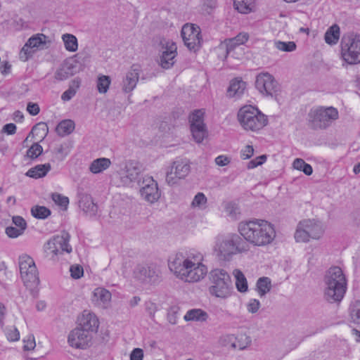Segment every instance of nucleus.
<instances>
[{"mask_svg": "<svg viewBox=\"0 0 360 360\" xmlns=\"http://www.w3.org/2000/svg\"><path fill=\"white\" fill-rule=\"evenodd\" d=\"M47 37L44 34H37L32 36L20 52V58L26 61L34 52L32 49H42L46 43Z\"/></svg>", "mask_w": 360, "mask_h": 360, "instance_id": "17", "label": "nucleus"}, {"mask_svg": "<svg viewBox=\"0 0 360 360\" xmlns=\"http://www.w3.org/2000/svg\"><path fill=\"white\" fill-rule=\"evenodd\" d=\"M294 237L297 243H307L311 239L300 222L297 226Z\"/></svg>", "mask_w": 360, "mask_h": 360, "instance_id": "37", "label": "nucleus"}, {"mask_svg": "<svg viewBox=\"0 0 360 360\" xmlns=\"http://www.w3.org/2000/svg\"><path fill=\"white\" fill-rule=\"evenodd\" d=\"M52 199L56 204L63 207L68 206L69 203V199L68 197L63 196L58 193L53 194Z\"/></svg>", "mask_w": 360, "mask_h": 360, "instance_id": "52", "label": "nucleus"}, {"mask_svg": "<svg viewBox=\"0 0 360 360\" xmlns=\"http://www.w3.org/2000/svg\"><path fill=\"white\" fill-rule=\"evenodd\" d=\"M323 295L330 303L340 302L347 291V281L342 269L337 266L330 267L324 275Z\"/></svg>", "mask_w": 360, "mask_h": 360, "instance_id": "3", "label": "nucleus"}, {"mask_svg": "<svg viewBox=\"0 0 360 360\" xmlns=\"http://www.w3.org/2000/svg\"><path fill=\"white\" fill-rule=\"evenodd\" d=\"M225 211L228 216L235 219L240 214L239 207L233 202H227L225 205Z\"/></svg>", "mask_w": 360, "mask_h": 360, "instance_id": "43", "label": "nucleus"}, {"mask_svg": "<svg viewBox=\"0 0 360 360\" xmlns=\"http://www.w3.org/2000/svg\"><path fill=\"white\" fill-rule=\"evenodd\" d=\"M70 271L72 278L75 279L80 278L84 274L83 267L79 264L72 265Z\"/></svg>", "mask_w": 360, "mask_h": 360, "instance_id": "49", "label": "nucleus"}, {"mask_svg": "<svg viewBox=\"0 0 360 360\" xmlns=\"http://www.w3.org/2000/svg\"><path fill=\"white\" fill-rule=\"evenodd\" d=\"M24 231L22 229H18L17 227L8 226L6 229V233L10 238H17L20 236Z\"/></svg>", "mask_w": 360, "mask_h": 360, "instance_id": "54", "label": "nucleus"}, {"mask_svg": "<svg viewBox=\"0 0 360 360\" xmlns=\"http://www.w3.org/2000/svg\"><path fill=\"white\" fill-rule=\"evenodd\" d=\"M146 309L150 319H153L158 310L157 305L152 302H148L146 303Z\"/></svg>", "mask_w": 360, "mask_h": 360, "instance_id": "57", "label": "nucleus"}, {"mask_svg": "<svg viewBox=\"0 0 360 360\" xmlns=\"http://www.w3.org/2000/svg\"><path fill=\"white\" fill-rule=\"evenodd\" d=\"M37 131H41L43 132V135H41V137H42V139H44L48 131L47 125L44 122L39 123L33 127V128L31 131V133H33V132Z\"/></svg>", "mask_w": 360, "mask_h": 360, "instance_id": "61", "label": "nucleus"}, {"mask_svg": "<svg viewBox=\"0 0 360 360\" xmlns=\"http://www.w3.org/2000/svg\"><path fill=\"white\" fill-rule=\"evenodd\" d=\"M143 357V352L140 348L134 349L130 354V360H142Z\"/></svg>", "mask_w": 360, "mask_h": 360, "instance_id": "62", "label": "nucleus"}, {"mask_svg": "<svg viewBox=\"0 0 360 360\" xmlns=\"http://www.w3.org/2000/svg\"><path fill=\"white\" fill-rule=\"evenodd\" d=\"M260 307V302L257 299H251L247 304V309L250 313L255 314L257 312Z\"/></svg>", "mask_w": 360, "mask_h": 360, "instance_id": "53", "label": "nucleus"}, {"mask_svg": "<svg viewBox=\"0 0 360 360\" xmlns=\"http://www.w3.org/2000/svg\"><path fill=\"white\" fill-rule=\"evenodd\" d=\"M340 27L335 24L328 29L325 33L324 39L327 44H336L340 39Z\"/></svg>", "mask_w": 360, "mask_h": 360, "instance_id": "31", "label": "nucleus"}, {"mask_svg": "<svg viewBox=\"0 0 360 360\" xmlns=\"http://www.w3.org/2000/svg\"><path fill=\"white\" fill-rule=\"evenodd\" d=\"M246 88V83L238 78L232 79L228 88L227 93L231 97L241 96Z\"/></svg>", "mask_w": 360, "mask_h": 360, "instance_id": "26", "label": "nucleus"}, {"mask_svg": "<svg viewBox=\"0 0 360 360\" xmlns=\"http://www.w3.org/2000/svg\"><path fill=\"white\" fill-rule=\"evenodd\" d=\"M80 85L79 79H74L71 82L69 88L63 93L61 99L68 101H70L76 94Z\"/></svg>", "mask_w": 360, "mask_h": 360, "instance_id": "36", "label": "nucleus"}, {"mask_svg": "<svg viewBox=\"0 0 360 360\" xmlns=\"http://www.w3.org/2000/svg\"><path fill=\"white\" fill-rule=\"evenodd\" d=\"M208 318V314L206 311L201 309H193L188 310L184 315V320L186 321H206Z\"/></svg>", "mask_w": 360, "mask_h": 360, "instance_id": "28", "label": "nucleus"}, {"mask_svg": "<svg viewBox=\"0 0 360 360\" xmlns=\"http://www.w3.org/2000/svg\"><path fill=\"white\" fill-rule=\"evenodd\" d=\"M204 114L203 110H195L190 115L191 127L205 126L203 122Z\"/></svg>", "mask_w": 360, "mask_h": 360, "instance_id": "39", "label": "nucleus"}, {"mask_svg": "<svg viewBox=\"0 0 360 360\" xmlns=\"http://www.w3.org/2000/svg\"><path fill=\"white\" fill-rule=\"evenodd\" d=\"M6 336L10 341H17L20 338V333L16 328H11L7 330Z\"/></svg>", "mask_w": 360, "mask_h": 360, "instance_id": "56", "label": "nucleus"}, {"mask_svg": "<svg viewBox=\"0 0 360 360\" xmlns=\"http://www.w3.org/2000/svg\"><path fill=\"white\" fill-rule=\"evenodd\" d=\"M191 131L197 143H201L207 134L205 126L191 127Z\"/></svg>", "mask_w": 360, "mask_h": 360, "instance_id": "41", "label": "nucleus"}, {"mask_svg": "<svg viewBox=\"0 0 360 360\" xmlns=\"http://www.w3.org/2000/svg\"><path fill=\"white\" fill-rule=\"evenodd\" d=\"M91 340V334L78 327L71 330L68 338V342L70 347L80 349H86Z\"/></svg>", "mask_w": 360, "mask_h": 360, "instance_id": "18", "label": "nucleus"}, {"mask_svg": "<svg viewBox=\"0 0 360 360\" xmlns=\"http://www.w3.org/2000/svg\"><path fill=\"white\" fill-rule=\"evenodd\" d=\"M13 222L18 229H22L24 231L26 229L27 224L25 220L20 216H15L13 217Z\"/></svg>", "mask_w": 360, "mask_h": 360, "instance_id": "59", "label": "nucleus"}, {"mask_svg": "<svg viewBox=\"0 0 360 360\" xmlns=\"http://www.w3.org/2000/svg\"><path fill=\"white\" fill-rule=\"evenodd\" d=\"M233 275L236 278V287L240 292H246L248 290L247 279L244 274L240 269H234Z\"/></svg>", "mask_w": 360, "mask_h": 360, "instance_id": "29", "label": "nucleus"}, {"mask_svg": "<svg viewBox=\"0 0 360 360\" xmlns=\"http://www.w3.org/2000/svg\"><path fill=\"white\" fill-rule=\"evenodd\" d=\"M19 269L25 286L32 292L39 284V273L34 259L27 255L19 257Z\"/></svg>", "mask_w": 360, "mask_h": 360, "instance_id": "9", "label": "nucleus"}, {"mask_svg": "<svg viewBox=\"0 0 360 360\" xmlns=\"http://www.w3.org/2000/svg\"><path fill=\"white\" fill-rule=\"evenodd\" d=\"M255 0H234V6L242 13H248L252 11Z\"/></svg>", "mask_w": 360, "mask_h": 360, "instance_id": "34", "label": "nucleus"}, {"mask_svg": "<svg viewBox=\"0 0 360 360\" xmlns=\"http://www.w3.org/2000/svg\"><path fill=\"white\" fill-rule=\"evenodd\" d=\"M141 71L140 66L134 64L126 73L122 82V89L124 93H130L136 88Z\"/></svg>", "mask_w": 360, "mask_h": 360, "instance_id": "20", "label": "nucleus"}, {"mask_svg": "<svg viewBox=\"0 0 360 360\" xmlns=\"http://www.w3.org/2000/svg\"><path fill=\"white\" fill-rule=\"evenodd\" d=\"M239 46V44H235L233 41H231V39H229L224 41V44H221L219 49L226 51V56L232 51L236 46Z\"/></svg>", "mask_w": 360, "mask_h": 360, "instance_id": "50", "label": "nucleus"}, {"mask_svg": "<svg viewBox=\"0 0 360 360\" xmlns=\"http://www.w3.org/2000/svg\"><path fill=\"white\" fill-rule=\"evenodd\" d=\"M275 46L277 49L285 52H291L296 49V44L293 41L284 42L281 41H277L275 42Z\"/></svg>", "mask_w": 360, "mask_h": 360, "instance_id": "44", "label": "nucleus"}, {"mask_svg": "<svg viewBox=\"0 0 360 360\" xmlns=\"http://www.w3.org/2000/svg\"><path fill=\"white\" fill-rule=\"evenodd\" d=\"M301 225L307 231L311 239L319 240L323 234V229L319 221L311 219H304L301 221Z\"/></svg>", "mask_w": 360, "mask_h": 360, "instance_id": "22", "label": "nucleus"}, {"mask_svg": "<svg viewBox=\"0 0 360 360\" xmlns=\"http://www.w3.org/2000/svg\"><path fill=\"white\" fill-rule=\"evenodd\" d=\"M31 213L37 219H44L51 214V211L44 206L36 205L32 207Z\"/></svg>", "mask_w": 360, "mask_h": 360, "instance_id": "38", "label": "nucleus"}, {"mask_svg": "<svg viewBox=\"0 0 360 360\" xmlns=\"http://www.w3.org/2000/svg\"><path fill=\"white\" fill-rule=\"evenodd\" d=\"M51 167L49 163L44 165H37L34 167L30 168L26 173V176L33 178L39 179L44 177L51 170Z\"/></svg>", "mask_w": 360, "mask_h": 360, "instance_id": "27", "label": "nucleus"}, {"mask_svg": "<svg viewBox=\"0 0 360 360\" xmlns=\"http://www.w3.org/2000/svg\"><path fill=\"white\" fill-rule=\"evenodd\" d=\"M254 153V148L252 146L248 145L245 147L244 149L241 151V158L243 160H247L250 158Z\"/></svg>", "mask_w": 360, "mask_h": 360, "instance_id": "58", "label": "nucleus"}, {"mask_svg": "<svg viewBox=\"0 0 360 360\" xmlns=\"http://www.w3.org/2000/svg\"><path fill=\"white\" fill-rule=\"evenodd\" d=\"M140 189V194L143 199L153 204L157 202L160 198L161 193L159 191L158 183L152 176H146L143 177Z\"/></svg>", "mask_w": 360, "mask_h": 360, "instance_id": "16", "label": "nucleus"}, {"mask_svg": "<svg viewBox=\"0 0 360 360\" xmlns=\"http://www.w3.org/2000/svg\"><path fill=\"white\" fill-rule=\"evenodd\" d=\"M210 281L209 292L211 295L224 300L231 296L233 292L232 281L225 269H212L210 272Z\"/></svg>", "mask_w": 360, "mask_h": 360, "instance_id": "5", "label": "nucleus"}, {"mask_svg": "<svg viewBox=\"0 0 360 360\" xmlns=\"http://www.w3.org/2000/svg\"><path fill=\"white\" fill-rule=\"evenodd\" d=\"M207 198L202 193H198L194 197L191 206L193 207L202 208L207 203Z\"/></svg>", "mask_w": 360, "mask_h": 360, "instance_id": "47", "label": "nucleus"}, {"mask_svg": "<svg viewBox=\"0 0 360 360\" xmlns=\"http://www.w3.org/2000/svg\"><path fill=\"white\" fill-rule=\"evenodd\" d=\"M184 44L191 51H195L201 44L200 29L194 25L186 24L183 26L181 32Z\"/></svg>", "mask_w": 360, "mask_h": 360, "instance_id": "15", "label": "nucleus"}, {"mask_svg": "<svg viewBox=\"0 0 360 360\" xmlns=\"http://www.w3.org/2000/svg\"><path fill=\"white\" fill-rule=\"evenodd\" d=\"M133 276L139 282L150 285H157L162 281L161 271L154 264L137 265L134 269Z\"/></svg>", "mask_w": 360, "mask_h": 360, "instance_id": "10", "label": "nucleus"}, {"mask_svg": "<svg viewBox=\"0 0 360 360\" xmlns=\"http://www.w3.org/2000/svg\"><path fill=\"white\" fill-rule=\"evenodd\" d=\"M27 110L32 115H37L39 112V106L37 103L30 102L27 106Z\"/></svg>", "mask_w": 360, "mask_h": 360, "instance_id": "63", "label": "nucleus"}, {"mask_svg": "<svg viewBox=\"0 0 360 360\" xmlns=\"http://www.w3.org/2000/svg\"><path fill=\"white\" fill-rule=\"evenodd\" d=\"M237 117L240 124L246 131H258L268 124L267 116L252 105L240 108Z\"/></svg>", "mask_w": 360, "mask_h": 360, "instance_id": "6", "label": "nucleus"}, {"mask_svg": "<svg viewBox=\"0 0 360 360\" xmlns=\"http://www.w3.org/2000/svg\"><path fill=\"white\" fill-rule=\"evenodd\" d=\"M176 313H177V311H176V307L170 308V309L168 311L167 320L172 325H174L176 323V321H177Z\"/></svg>", "mask_w": 360, "mask_h": 360, "instance_id": "60", "label": "nucleus"}, {"mask_svg": "<svg viewBox=\"0 0 360 360\" xmlns=\"http://www.w3.org/2000/svg\"><path fill=\"white\" fill-rule=\"evenodd\" d=\"M214 250L219 259L230 261L235 255L248 252L250 246L240 235L232 233L218 240Z\"/></svg>", "mask_w": 360, "mask_h": 360, "instance_id": "4", "label": "nucleus"}, {"mask_svg": "<svg viewBox=\"0 0 360 360\" xmlns=\"http://www.w3.org/2000/svg\"><path fill=\"white\" fill-rule=\"evenodd\" d=\"M339 117L338 110L333 107H316L308 113V125L314 130L328 128Z\"/></svg>", "mask_w": 360, "mask_h": 360, "instance_id": "7", "label": "nucleus"}, {"mask_svg": "<svg viewBox=\"0 0 360 360\" xmlns=\"http://www.w3.org/2000/svg\"><path fill=\"white\" fill-rule=\"evenodd\" d=\"M255 86L262 94L267 96L276 95L280 89L277 81L268 72H262L257 76Z\"/></svg>", "mask_w": 360, "mask_h": 360, "instance_id": "13", "label": "nucleus"}, {"mask_svg": "<svg viewBox=\"0 0 360 360\" xmlns=\"http://www.w3.org/2000/svg\"><path fill=\"white\" fill-rule=\"evenodd\" d=\"M43 152V148L38 143H34L27 151V156L32 159H36Z\"/></svg>", "mask_w": 360, "mask_h": 360, "instance_id": "45", "label": "nucleus"}, {"mask_svg": "<svg viewBox=\"0 0 360 360\" xmlns=\"http://www.w3.org/2000/svg\"><path fill=\"white\" fill-rule=\"evenodd\" d=\"M111 79L109 76L101 75L98 77L97 79V89L100 94H105L110 86Z\"/></svg>", "mask_w": 360, "mask_h": 360, "instance_id": "40", "label": "nucleus"}, {"mask_svg": "<svg viewBox=\"0 0 360 360\" xmlns=\"http://www.w3.org/2000/svg\"><path fill=\"white\" fill-rule=\"evenodd\" d=\"M215 163L219 166H226L230 163V159L225 155H219L215 158Z\"/></svg>", "mask_w": 360, "mask_h": 360, "instance_id": "64", "label": "nucleus"}, {"mask_svg": "<svg viewBox=\"0 0 360 360\" xmlns=\"http://www.w3.org/2000/svg\"><path fill=\"white\" fill-rule=\"evenodd\" d=\"M238 231L244 240L255 246L271 244L276 237L274 226L265 220L243 221L238 224Z\"/></svg>", "mask_w": 360, "mask_h": 360, "instance_id": "2", "label": "nucleus"}, {"mask_svg": "<svg viewBox=\"0 0 360 360\" xmlns=\"http://www.w3.org/2000/svg\"><path fill=\"white\" fill-rule=\"evenodd\" d=\"M142 172L143 167L140 162L134 160L127 162L120 173L122 186H131L136 181L140 184V176Z\"/></svg>", "mask_w": 360, "mask_h": 360, "instance_id": "12", "label": "nucleus"}, {"mask_svg": "<svg viewBox=\"0 0 360 360\" xmlns=\"http://www.w3.org/2000/svg\"><path fill=\"white\" fill-rule=\"evenodd\" d=\"M342 59L348 65L360 63V34H345L340 41Z\"/></svg>", "mask_w": 360, "mask_h": 360, "instance_id": "8", "label": "nucleus"}, {"mask_svg": "<svg viewBox=\"0 0 360 360\" xmlns=\"http://www.w3.org/2000/svg\"><path fill=\"white\" fill-rule=\"evenodd\" d=\"M217 6L216 0H205L201 6V11L205 15H210L213 13Z\"/></svg>", "mask_w": 360, "mask_h": 360, "instance_id": "42", "label": "nucleus"}, {"mask_svg": "<svg viewBox=\"0 0 360 360\" xmlns=\"http://www.w3.org/2000/svg\"><path fill=\"white\" fill-rule=\"evenodd\" d=\"M111 165V160L107 158H99L93 160L89 167V171L94 174H100Z\"/></svg>", "mask_w": 360, "mask_h": 360, "instance_id": "25", "label": "nucleus"}, {"mask_svg": "<svg viewBox=\"0 0 360 360\" xmlns=\"http://www.w3.org/2000/svg\"><path fill=\"white\" fill-rule=\"evenodd\" d=\"M74 129L75 122L71 120H63L56 127V131L61 136L71 134Z\"/></svg>", "mask_w": 360, "mask_h": 360, "instance_id": "33", "label": "nucleus"}, {"mask_svg": "<svg viewBox=\"0 0 360 360\" xmlns=\"http://www.w3.org/2000/svg\"><path fill=\"white\" fill-rule=\"evenodd\" d=\"M99 326L98 319L94 314L84 311L79 319V326L90 333L96 332Z\"/></svg>", "mask_w": 360, "mask_h": 360, "instance_id": "21", "label": "nucleus"}, {"mask_svg": "<svg viewBox=\"0 0 360 360\" xmlns=\"http://www.w3.org/2000/svg\"><path fill=\"white\" fill-rule=\"evenodd\" d=\"M266 160V155H262L260 156L257 157L255 159L250 160L248 163V169H253L257 167V166L262 165Z\"/></svg>", "mask_w": 360, "mask_h": 360, "instance_id": "51", "label": "nucleus"}, {"mask_svg": "<svg viewBox=\"0 0 360 360\" xmlns=\"http://www.w3.org/2000/svg\"><path fill=\"white\" fill-rule=\"evenodd\" d=\"M79 207L88 215L96 216L98 212V205L94 203L92 197L88 194H84L79 201Z\"/></svg>", "mask_w": 360, "mask_h": 360, "instance_id": "24", "label": "nucleus"}, {"mask_svg": "<svg viewBox=\"0 0 360 360\" xmlns=\"http://www.w3.org/2000/svg\"><path fill=\"white\" fill-rule=\"evenodd\" d=\"M72 76V72H68V68L63 65L56 72V79L58 80H65Z\"/></svg>", "mask_w": 360, "mask_h": 360, "instance_id": "48", "label": "nucleus"}, {"mask_svg": "<svg viewBox=\"0 0 360 360\" xmlns=\"http://www.w3.org/2000/svg\"><path fill=\"white\" fill-rule=\"evenodd\" d=\"M203 260L200 252L176 253L169 258L168 266L178 278L184 282L195 283L203 279L207 274L208 269Z\"/></svg>", "mask_w": 360, "mask_h": 360, "instance_id": "1", "label": "nucleus"}, {"mask_svg": "<svg viewBox=\"0 0 360 360\" xmlns=\"http://www.w3.org/2000/svg\"><path fill=\"white\" fill-rule=\"evenodd\" d=\"M111 293L103 288H97L93 292L92 301L95 304L103 308H107L111 301Z\"/></svg>", "mask_w": 360, "mask_h": 360, "instance_id": "23", "label": "nucleus"}, {"mask_svg": "<svg viewBox=\"0 0 360 360\" xmlns=\"http://www.w3.org/2000/svg\"><path fill=\"white\" fill-rule=\"evenodd\" d=\"M349 311L351 322L360 326V300L351 304Z\"/></svg>", "mask_w": 360, "mask_h": 360, "instance_id": "35", "label": "nucleus"}, {"mask_svg": "<svg viewBox=\"0 0 360 360\" xmlns=\"http://www.w3.org/2000/svg\"><path fill=\"white\" fill-rule=\"evenodd\" d=\"M162 44V54L160 57V65L164 69H169L174 64V58L176 56V45L169 40L161 42Z\"/></svg>", "mask_w": 360, "mask_h": 360, "instance_id": "19", "label": "nucleus"}, {"mask_svg": "<svg viewBox=\"0 0 360 360\" xmlns=\"http://www.w3.org/2000/svg\"><path fill=\"white\" fill-rule=\"evenodd\" d=\"M190 172V165L185 160L174 161L166 173V182L169 186L178 184Z\"/></svg>", "mask_w": 360, "mask_h": 360, "instance_id": "14", "label": "nucleus"}, {"mask_svg": "<svg viewBox=\"0 0 360 360\" xmlns=\"http://www.w3.org/2000/svg\"><path fill=\"white\" fill-rule=\"evenodd\" d=\"M271 289V281L269 277H260L256 283V290L259 295L262 297Z\"/></svg>", "mask_w": 360, "mask_h": 360, "instance_id": "30", "label": "nucleus"}, {"mask_svg": "<svg viewBox=\"0 0 360 360\" xmlns=\"http://www.w3.org/2000/svg\"><path fill=\"white\" fill-rule=\"evenodd\" d=\"M70 236L69 233L63 231L60 234L53 236L44 245V250L47 256L56 259L59 255L63 252L70 253L72 250L69 244Z\"/></svg>", "mask_w": 360, "mask_h": 360, "instance_id": "11", "label": "nucleus"}, {"mask_svg": "<svg viewBox=\"0 0 360 360\" xmlns=\"http://www.w3.org/2000/svg\"><path fill=\"white\" fill-rule=\"evenodd\" d=\"M61 38L68 51L75 52L78 49V41L75 35L66 33Z\"/></svg>", "mask_w": 360, "mask_h": 360, "instance_id": "32", "label": "nucleus"}, {"mask_svg": "<svg viewBox=\"0 0 360 360\" xmlns=\"http://www.w3.org/2000/svg\"><path fill=\"white\" fill-rule=\"evenodd\" d=\"M251 340L249 337L246 335H240V338H237V342H233L231 347L233 348L238 347L240 349H243L248 347L250 343Z\"/></svg>", "mask_w": 360, "mask_h": 360, "instance_id": "46", "label": "nucleus"}, {"mask_svg": "<svg viewBox=\"0 0 360 360\" xmlns=\"http://www.w3.org/2000/svg\"><path fill=\"white\" fill-rule=\"evenodd\" d=\"M249 38V35L247 33L243 32L238 34L236 37L231 38V41H233L235 44H245Z\"/></svg>", "mask_w": 360, "mask_h": 360, "instance_id": "55", "label": "nucleus"}]
</instances>
